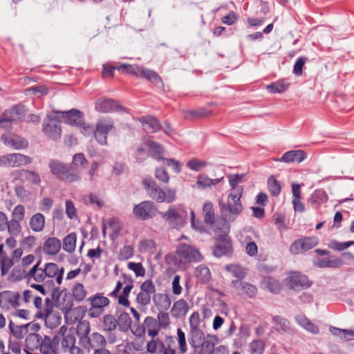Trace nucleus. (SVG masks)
Returning a JSON list of instances; mask_svg holds the SVG:
<instances>
[{
  "label": "nucleus",
  "instance_id": "bb28decb",
  "mask_svg": "<svg viewBox=\"0 0 354 354\" xmlns=\"http://www.w3.org/2000/svg\"><path fill=\"white\" fill-rule=\"evenodd\" d=\"M344 263L341 258L334 256L329 258H318L313 263L314 266L319 268H337L341 267Z\"/></svg>",
  "mask_w": 354,
  "mask_h": 354
},
{
  "label": "nucleus",
  "instance_id": "bf43d9fd",
  "mask_svg": "<svg viewBox=\"0 0 354 354\" xmlns=\"http://www.w3.org/2000/svg\"><path fill=\"white\" fill-rule=\"evenodd\" d=\"M176 191L175 189L165 188V190H162L160 203L166 202L167 203H171L174 202L176 197Z\"/></svg>",
  "mask_w": 354,
  "mask_h": 354
},
{
  "label": "nucleus",
  "instance_id": "4be33fe9",
  "mask_svg": "<svg viewBox=\"0 0 354 354\" xmlns=\"http://www.w3.org/2000/svg\"><path fill=\"white\" fill-rule=\"evenodd\" d=\"M162 217L174 227H183L185 223L184 216L174 206L170 207L169 209L163 214Z\"/></svg>",
  "mask_w": 354,
  "mask_h": 354
},
{
  "label": "nucleus",
  "instance_id": "8fccbe9b",
  "mask_svg": "<svg viewBox=\"0 0 354 354\" xmlns=\"http://www.w3.org/2000/svg\"><path fill=\"white\" fill-rule=\"evenodd\" d=\"M89 300L91 301V304L93 307L101 308L102 309L109 304V299L108 297L102 296L99 294L90 297Z\"/></svg>",
  "mask_w": 354,
  "mask_h": 354
},
{
  "label": "nucleus",
  "instance_id": "58836bf2",
  "mask_svg": "<svg viewBox=\"0 0 354 354\" xmlns=\"http://www.w3.org/2000/svg\"><path fill=\"white\" fill-rule=\"evenodd\" d=\"M295 319L297 323L307 331L315 335L319 333V328L318 326L311 322L306 317L299 315L296 316Z\"/></svg>",
  "mask_w": 354,
  "mask_h": 354
},
{
  "label": "nucleus",
  "instance_id": "f03ea898",
  "mask_svg": "<svg viewBox=\"0 0 354 354\" xmlns=\"http://www.w3.org/2000/svg\"><path fill=\"white\" fill-rule=\"evenodd\" d=\"M50 173L57 179L66 183L79 181L80 173L73 170L71 165L59 160L50 159L48 162Z\"/></svg>",
  "mask_w": 354,
  "mask_h": 354
},
{
  "label": "nucleus",
  "instance_id": "c756f323",
  "mask_svg": "<svg viewBox=\"0 0 354 354\" xmlns=\"http://www.w3.org/2000/svg\"><path fill=\"white\" fill-rule=\"evenodd\" d=\"M218 342V337L216 335L207 334L201 343L199 354H213Z\"/></svg>",
  "mask_w": 354,
  "mask_h": 354
},
{
  "label": "nucleus",
  "instance_id": "9d476101",
  "mask_svg": "<svg viewBox=\"0 0 354 354\" xmlns=\"http://www.w3.org/2000/svg\"><path fill=\"white\" fill-rule=\"evenodd\" d=\"M80 341L84 348L92 349L93 351L106 346L105 337L98 332H93L88 336L80 337Z\"/></svg>",
  "mask_w": 354,
  "mask_h": 354
},
{
  "label": "nucleus",
  "instance_id": "864d4df0",
  "mask_svg": "<svg viewBox=\"0 0 354 354\" xmlns=\"http://www.w3.org/2000/svg\"><path fill=\"white\" fill-rule=\"evenodd\" d=\"M203 209L205 213V222L208 224H213L215 216L212 204L211 203H205Z\"/></svg>",
  "mask_w": 354,
  "mask_h": 354
},
{
  "label": "nucleus",
  "instance_id": "603ef678",
  "mask_svg": "<svg viewBox=\"0 0 354 354\" xmlns=\"http://www.w3.org/2000/svg\"><path fill=\"white\" fill-rule=\"evenodd\" d=\"M84 203L87 205H96L98 209L102 208L104 206V202L100 197L95 194H89L88 195L84 196Z\"/></svg>",
  "mask_w": 354,
  "mask_h": 354
},
{
  "label": "nucleus",
  "instance_id": "e2e57ef3",
  "mask_svg": "<svg viewBox=\"0 0 354 354\" xmlns=\"http://www.w3.org/2000/svg\"><path fill=\"white\" fill-rule=\"evenodd\" d=\"M207 165H208V162L204 160H198L197 158H192L187 162V167L195 171H201Z\"/></svg>",
  "mask_w": 354,
  "mask_h": 354
},
{
  "label": "nucleus",
  "instance_id": "e433bc0d",
  "mask_svg": "<svg viewBox=\"0 0 354 354\" xmlns=\"http://www.w3.org/2000/svg\"><path fill=\"white\" fill-rule=\"evenodd\" d=\"M237 338L233 341V345L236 348H241L250 335V328L246 324H242L238 330Z\"/></svg>",
  "mask_w": 354,
  "mask_h": 354
},
{
  "label": "nucleus",
  "instance_id": "de8ad7c7",
  "mask_svg": "<svg viewBox=\"0 0 354 354\" xmlns=\"http://www.w3.org/2000/svg\"><path fill=\"white\" fill-rule=\"evenodd\" d=\"M148 149L151 156L157 159H161L163 153V149L162 146L153 140H147Z\"/></svg>",
  "mask_w": 354,
  "mask_h": 354
},
{
  "label": "nucleus",
  "instance_id": "1a4fd4ad",
  "mask_svg": "<svg viewBox=\"0 0 354 354\" xmlns=\"http://www.w3.org/2000/svg\"><path fill=\"white\" fill-rule=\"evenodd\" d=\"M114 129V123L111 119L99 120L96 123L94 136L101 145H107V134Z\"/></svg>",
  "mask_w": 354,
  "mask_h": 354
},
{
  "label": "nucleus",
  "instance_id": "f8f14e48",
  "mask_svg": "<svg viewBox=\"0 0 354 354\" xmlns=\"http://www.w3.org/2000/svg\"><path fill=\"white\" fill-rule=\"evenodd\" d=\"M32 158L21 153H10L0 157V165L5 167H19L31 163Z\"/></svg>",
  "mask_w": 354,
  "mask_h": 354
},
{
  "label": "nucleus",
  "instance_id": "774afa93",
  "mask_svg": "<svg viewBox=\"0 0 354 354\" xmlns=\"http://www.w3.org/2000/svg\"><path fill=\"white\" fill-rule=\"evenodd\" d=\"M140 290L144 292L147 293L151 297V295H154L156 293V286L152 280L149 279L144 281L140 285Z\"/></svg>",
  "mask_w": 354,
  "mask_h": 354
},
{
  "label": "nucleus",
  "instance_id": "a19ab883",
  "mask_svg": "<svg viewBox=\"0 0 354 354\" xmlns=\"http://www.w3.org/2000/svg\"><path fill=\"white\" fill-rule=\"evenodd\" d=\"M194 275L198 281L202 283L208 282L211 278V272L209 268L205 265H199L194 271Z\"/></svg>",
  "mask_w": 354,
  "mask_h": 354
},
{
  "label": "nucleus",
  "instance_id": "ea45409f",
  "mask_svg": "<svg viewBox=\"0 0 354 354\" xmlns=\"http://www.w3.org/2000/svg\"><path fill=\"white\" fill-rule=\"evenodd\" d=\"M45 225V217L41 213L35 214L30 219V227L36 232H41Z\"/></svg>",
  "mask_w": 354,
  "mask_h": 354
},
{
  "label": "nucleus",
  "instance_id": "37998d69",
  "mask_svg": "<svg viewBox=\"0 0 354 354\" xmlns=\"http://www.w3.org/2000/svg\"><path fill=\"white\" fill-rule=\"evenodd\" d=\"M118 322L114 315L109 314L103 317L102 328L104 332H111L118 328Z\"/></svg>",
  "mask_w": 354,
  "mask_h": 354
},
{
  "label": "nucleus",
  "instance_id": "7ed1b4c3",
  "mask_svg": "<svg viewBox=\"0 0 354 354\" xmlns=\"http://www.w3.org/2000/svg\"><path fill=\"white\" fill-rule=\"evenodd\" d=\"M176 253L180 266L187 267L189 264L199 262L203 259L198 248L186 243L178 244Z\"/></svg>",
  "mask_w": 354,
  "mask_h": 354
},
{
  "label": "nucleus",
  "instance_id": "4468645a",
  "mask_svg": "<svg viewBox=\"0 0 354 354\" xmlns=\"http://www.w3.org/2000/svg\"><path fill=\"white\" fill-rule=\"evenodd\" d=\"M23 108L21 106H13L6 110L0 117V127L2 128H10L12 122L20 120L22 115Z\"/></svg>",
  "mask_w": 354,
  "mask_h": 354
},
{
  "label": "nucleus",
  "instance_id": "a18cd8bd",
  "mask_svg": "<svg viewBox=\"0 0 354 354\" xmlns=\"http://www.w3.org/2000/svg\"><path fill=\"white\" fill-rule=\"evenodd\" d=\"M289 85L283 80H279L268 84L266 88L271 93H281L288 89Z\"/></svg>",
  "mask_w": 354,
  "mask_h": 354
},
{
  "label": "nucleus",
  "instance_id": "338daca9",
  "mask_svg": "<svg viewBox=\"0 0 354 354\" xmlns=\"http://www.w3.org/2000/svg\"><path fill=\"white\" fill-rule=\"evenodd\" d=\"M290 252L292 254H297L299 253L306 252L304 243L301 239L295 240L290 247Z\"/></svg>",
  "mask_w": 354,
  "mask_h": 354
},
{
  "label": "nucleus",
  "instance_id": "9b49d317",
  "mask_svg": "<svg viewBox=\"0 0 354 354\" xmlns=\"http://www.w3.org/2000/svg\"><path fill=\"white\" fill-rule=\"evenodd\" d=\"M42 131L47 138L53 140H58L62 136L60 122L48 115L47 119L43 123Z\"/></svg>",
  "mask_w": 354,
  "mask_h": 354
},
{
  "label": "nucleus",
  "instance_id": "412c9836",
  "mask_svg": "<svg viewBox=\"0 0 354 354\" xmlns=\"http://www.w3.org/2000/svg\"><path fill=\"white\" fill-rule=\"evenodd\" d=\"M243 189L238 188L236 193H230L227 196V207L229 212L234 215L239 214L242 211V205L240 198L242 196Z\"/></svg>",
  "mask_w": 354,
  "mask_h": 354
},
{
  "label": "nucleus",
  "instance_id": "393cba45",
  "mask_svg": "<svg viewBox=\"0 0 354 354\" xmlns=\"http://www.w3.org/2000/svg\"><path fill=\"white\" fill-rule=\"evenodd\" d=\"M43 267L46 273V278L53 279L56 277L55 280L57 284L60 285L62 283L64 273V268L63 267L59 268L57 264L55 263H46Z\"/></svg>",
  "mask_w": 354,
  "mask_h": 354
},
{
  "label": "nucleus",
  "instance_id": "5701e85b",
  "mask_svg": "<svg viewBox=\"0 0 354 354\" xmlns=\"http://www.w3.org/2000/svg\"><path fill=\"white\" fill-rule=\"evenodd\" d=\"M58 113L61 114V117L65 123L75 127L82 124V121L83 120V113L82 111L73 109L68 111H60Z\"/></svg>",
  "mask_w": 354,
  "mask_h": 354
},
{
  "label": "nucleus",
  "instance_id": "6e6552de",
  "mask_svg": "<svg viewBox=\"0 0 354 354\" xmlns=\"http://www.w3.org/2000/svg\"><path fill=\"white\" fill-rule=\"evenodd\" d=\"M286 285L290 289L300 290L310 288L313 282L305 274L299 272H292L285 279Z\"/></svg>",
  "mask_w": 354,
  "mask_h": 354
},
{
  "label": "nucleus",
  "instance_id": "09e8293b",
  "mask_svg": "<svg viewBox=\"0 0 354 354\" xmlns=\"http://www.w3.org/2000/svg\"><path fill=\"white\" fill-rule=\"evenodd\" d=\"M178 350L179 354H185L187 351V345L185 333L181 328L177 329Z\"/></svg>",
  "mask_w": 354,
  "mask_h": 354
},
{
  "label": "nucleus",
  "instance_id": "b1692460",
  "mask_svg": "<svg viewBox=\"0 0 354 354\" xmlns=\"http://www.w3.org/2000/svg\"><path fill=\"white\" fill-rule=\"evenodd\" d=\"M307 158V153L303 150H290L283 154L279 158L274 159L277 162L287 163L297 162L298 163L304 161Z\"/></svg>",
  "mask_w": 354,
  "mask_h": 354
},
{
  "label": "nucleus",
  "instance_id": "69168bd1",
  "mask_svg": "<svg viewBox=\"0 0 354 354\" xmlns=\"http://www.w3.org/2000/svg\"><path fill=\"white\" fill-rule=\"evenodd\" d=\"M156 320L158 324L160 325V329H165L170 324V318L169 314L162 310H160V312L158 314Z\"/></svg>",
  "mask_w": 354,
  "mask_h": 354
},
{
  "label": "nucleus",
  "instance_id": "aec40b11",
  "mask_svg": "<svg viewBox=\"0 0 354 354\" xmlns=\"http://www.w3.org/2000/svg\"><path fill=\"white\" fill-rule=\"evenodd\" d=\"M142 185L148 196L158 203L160 201L162 190L156 182L151 178H146L142 180Z\"/></svg>",
  "mask_w": 354,
  "mask_h": 354
},
{
  "label": "nucleus",
  "instance_id": "c85d7f7f",
  "mask_svg": "<svg viewBox=\"0 0 354 354\" xmlns=\"http://www.w3.org/2000/svg\"><path fill=\"white\" fill-rule=\"evenodd\" d=\"M142 123L143 129L147 133H154L158 131L161 129V124L158 120L151 115L143 116L139 118Z\"/></svg>",
  "mask_w": 354,
  "mask_h": 354
},
{
  "label": "nucleus",
  "instance_id": "cd10ccee",
  "mask_svg": "<svg viewBox=\"0 0 354 354\" xmlns=\"http://www.w3.org/2000/svg\"><path fill=\"white\" fill-rule=\"evenodd\" d=\"M189 309L187 302L180 299L175 301L171 308L170 313L171 316L176 319L184 318Z\"/></svg>",
  "mask_w": 354,
  "mask_h": 354
},
{
  "label": "nucleus",
  "instance_id": "dca6fc26",
  "mask_svg": "<svg viewBox=\"0 0 354 354\" xmlns=\"http://www.w3.org/2000/svg\"><path fill=\"white\" fill-rule=\"evenodd\" d=\"M156 209L151 201H143L136 205L133 208V214L136 218L142 220H148L155 215Z\"/></svg>",
  "mask_w": 354,
  "mask_h": 354
},
{
  "label": "nucleus",
  "instance_id": "f3484780",
  "mask_svg": "<svg viewBox=\"0 0 354 354\" xmlns=\"http://www.w3.org/2000/svg\"><path fill=\"white\" fill-rule=\"evenodd\" d=\"M20 295L12 291H3L0 292V307L8 310L10 307L17 308L19 306Z\"/></svg>",
  "mask_w": 354,
  "mask_h": 354
},
{
  "label": "nucleus",
  "instance_id": "4c0bfd02",
  "mask_svg": "<svg viewBox=\"0 0 354 354\" xmlns=\"http://www.w3.org/2000/svg\"><path fill=\"white\" fill-rule=\"evenodd\" d=\"M117 322H118V327L121 332L126 333L129 330H131L132 320L130 315L126 312H120L118 315Z\"/></svg>",
  "mask_w": 354,
  "mask_h": 354
},
{
  "label": "nucleus",
  "instance_id": "2f4dec72",
  "mask_svg": "<svg viewBox=\"0 0 354 354\" xmlns=\"http://www.w3.org/2000/svg\"><path fill=\"white\" fill-rule=\"evenodd\" d=\"M42 249L45 254L55 255L61 249V241L57 238L49 237L45 241Z\"/></svg>",
  "mask_w": 354,
  "mask_h": 354
},
{
  "label": "nucleus",
  "instance_id": "39448f33",
  "mask_svg": "<svg viewBox=\"0 0 354 354\" xmlns=\"http://www.w3.org/2000/svg\"><path fill=\"white\" fill-rule=\"evenodd\" d=\"M118 69L123 73L132 74L137 77L145 78L154 84L162 83L160 77L156 71L145 68L143 66L120 64Z\"/></svg>",
  "mask_w": 354,
  "mask_h": 354
},
{
  "label": "nucleus",
  "instance_id": "13d9d810",
  "mask_svg": "<svg viewBox=\"0 0 354 354\" xmlns=\"http://www.w3.org/2000/svg\"><path fill=\"white\" fill-rule=\"evenodd\" d=\"M72 293L74 299L76 301H82L86 295V291L84 290V287L82 283H75L72 289Z\"/></svg>",
  "mask_w": 354,
  "mask_h": 354
},
{
  "label": "nucleus",
  "instance_id": "a211bd4d",
  "mask_svg": "<svg viewBox=\"0 0 354 354\" xmlns=\"http://www.w3.org/2000/svg\"><path fill=\"white\" fill-rule=\"evenodd\" d=\"M1 140L6 145L15 149H25L28 146V142L26 139L8 132L1 136Z\"/></svg>",
  "mask_w": 354,
  "mask_h": 354
},
{
  "label": "nucleus",
  "instance_id": "20e7f679",
  "mask_svg": "<svg viewBox=\"0 0 354 354\" xmlns=\"http://www.w3.org/2000/svg\"><path fill=\"white\" fill-rule=\"evenodd\" d=\"M160 330L156 319L151 316H147L141 325L133 323L131 333L138 337H143L145 333H147L152 339H156L155 337L158 335Z\"/></svg>",
  "mask_w": 354,
  "mask_h": 354
},
{
  "label": "nucleus",
  "instance_id": "a878e982",
  "mask_svg": "<svg viewBox=\"0 0 354 354\" xmlns=\"http://www.w3.org/2000/svg\"><path fill=\"white\" fill-rule=\"evenodd\" d=\"M41 260L35 264L32 268L26 272L25 278L30 281L33 279L37 283H42L46 279V273L45 272L44 267H40Z\"/></svg>",
  "mask_w": 354,
  "mask_h": 354
},
{
  "label": "nucleus",
  "instance_id": "0e129e2a",
  "mask_svg": "<svg viewBox=\"0 0 354 354\" xmlns=\"http://www.w3.org/2000/svg\"><path fill=\"white\" fill-rule=\"evenodd\" d=\"M227 269L232 274L234 277L239 279L238 280L243 279L246 275L245 270L240 266H227Z\"/></svg>",
  "mask_w": 354,
  "mask_h": 354
},
{
  "label": "nucleus",
  "instance_id": "0eeeda50",
  "mask_svg": "<svg viewBox=\"0 0 354 354\" xmlns=\"http://www.w3.org/2000/svg\"><path fill=\"white\" fill-rule=\"evenodd\" d=\"M59 333L62 335L61 345L62 348L64 352L68 351L71 354L82 353V349L75 346L76 338L75 333L72 330H68L66 326H62L59 329Z\"/></svg>",
  "mask_w": 354,
  "mask_h": 354
},
{
  "label": "nucleus",
  "instance_id": "6e6d98bb",
  "mask_svg": "<svg viewBox=\"0 0 354 354\" xmlns=\"http://www.w3.org/2000/svg\"><path fill=\"white\" fill-rule=\"evenodd\" d=\"M211 111L204 107H201L195 110L187 111L185 115L187 118H200L207 116L211 114Z\"/></svg>",
  "mask_w": 354,
  "mask_h": 354
},
{
  "label": "nucleus",
  "instance_id": "c03bdc74",
  "mask_svg": "<svg viewBox=\"0 0 354 354\" xmlns=\"http://www.w3.org/2000/svg\"><path fill=\"white\" fill-rule=\"evenodd\" d=\"M77 236L75 233H71L63 239V249L67 252L72 253L75 250Z\"/></svg>",
  "mask_w": 354,
  "mask_h": 354
},
{
  "label": "nucleus",
  "instance_id": "ddd939ff",
  "mask_svg": "<svg viewBox=\"0 0 354 354\" xmlns=\"http://www.w3.org/2000/svg\"><path fill=\"white\" fill-rule=\"evenodd\" d=\"M95 108L97 111L100 113L124 111L125 110V108L121 106L115 100L104 97L96 100Z\"/></svg>",
  "mask_w": 354,
  "mask_h": 354
},
{
  "label": "nucleus",
  "instance_id": "5fc2aeb1",
  "mask_svg": "<svg viewBox=\"0 0 354 354\" xmlns=\"http://www.w3.org/2000/svg\"><path fill=\"white\" fill-rule=\"evenodd\" d=\"M19 221L17 219H11L8 221L6 225L9 234L12 236H17L20 234L21 231V226L19 223Z\"/></svg>",
  "mask_w": 354,
  "mask_h": 354
},
{
  "label": "nucleus",
  "instance_id": "3c124183",
  "mask_svg": "<svg viewBox=\"0 0 354 354\" xmlns=\"http://www.w3.org/2000/svg\"><path fill=\"white\" fill-rule=\"evenodd\" d=\"M268 186L270 194L273 196H277L281 191L280 183L273 176L268 178Z\"/></svg>",
  "mask_w": 354,
  "mask_h": 354
},
{
  "label": "nucleus",
  "instance_id": "f704fd0d",
  "mask_svg": "<svg viewBox=\"0 0 354 354\" xmlns=\"http://www.w3.org/2000/svg\"><path fill=\"white\" fill-rule=\"evenodd\" d=\"M272 323L274 324V329L281 334L290 333L292 330L290 322L281 316H274L272 317Z\"/></svg>",
  "mask_w": 354,
  "mask_h": 354
},
{
  "label": "nucleus",
  "instance_id": "7c9ffc66",
  "mask_svg": "<svg viewBox=\"0 0 354 354\" xmlns=\"http://www.w3.org/2000/svg\"><path fill=\"white\" fill-rule=\"evenodd\" d=\"M328 196L322 189H317L308 198V203L314 208H318L321 205L327 202Z\"/></svg>",
  "mask_w": 354,
  "mask_h": 354
},
{
  "label": "nucleus",
  "instance_id": "49530a36",
  "mask_svg": "<svg viewBox=\"0 0 354 354\" xmlns=\"http://www.w3.org/2000/svg\"><path fill=\"white\" fill-rule=\"evenodd\" d=\"M139 251L142 253L148 252L153 254L156 251V244L152 239H144L140 241Z\"/></svg>",
  "mask_w": 354,
  "mask_h": 354
},
{
  "label": "nucleus",
  "instance_id": "680f3d73",
  "mask_svg": "<svg viewBox=\"0 0 354 354\" xmlns=\"http://www.w3.org/2000/svg\"><path fill=\"white\" fill-rule=\"evenodd\" d=\"M148 151L149 149L147 141L138 147L136 151V159L137 162H141L145 160L148 156Z\"/></svg>",
  "mask_w": 354,
  "mask_h": 354
},
{
  "label": "nucleus",
  "instance_id": "4d7b16f0",
  "mask_svg": "<svg viewBox=\"0 0 354 354\" xmlns=\"http://www.w3.org/2000/svg\"><path fill=\"white\" fill-rule=\"evenodd\" d=\"M354 245V241L338 242L336 240H331L328 243V247L335 251H344L348 247Z\"/></svg>",
  "mask_w": 354,
  "mask_h": 354
},
{
  "label": "nucleus",
  "instance_id": "052dcab7",
  "mask_svg": "<svg viewBox=\"0 0 354 354\" xmlns=\"http://www.w3.org/2000/svg\"><path fill=\"white\" fill-rule=\"evenodd\" d=\"M265 348V344L262 340L255 339L249 344V351L252 354H262Z\"/></svg>",
  "mask_w": 354,
  "mask_h": 354
},
{
  "label": "nucleus",
  "instance_id": "f257e3e1",
  "mask_svg": "<svg viewBox=\"0 0 354 354\" xmlns=\"http://www.w3.org/2000/svg\"><path fill=\"white\" fill-rule=\"evenodd\" d=\"M26 345L29 350L39 351L41 354L53 351L59 344L57 336L51 338L44 333H29L26 338Z\"/></svg>",
  "mask_w": 354,
  "mask_h": 354
},
{
  "label": "nucleus",
  "instance_id": "473e14b6",
  "mask_svg": "<svg viewBox=\"0 0 354 354\" xmlns=\"http://www.w3.org/2000/svg\"><path fill=\"white\" fill-rule=\"evenodd\" d=\"M205 337L204 332L200 328H192L189 330L188 342L196 350L200 348L201 343Z\"/></svg>",
  "mask_w": 354,
  "mask_h": 354
},
{
  "label": "nucleus",
  "instance_id": "2eb2a0df",
  "mask_svg": "<svg viewBox=\"0 0 354 354\" xmlns=\"http://www.w3.org/2000/svg\"><path fill=\"white\" fill-rule=\"evenodd\" d=\"M232 251V241L227 235H220L216 239V243L213 250L216 257H221L230 254Z\"/></svg>",
  "mask_w": 354,
  "mask_h": 354
},
{
  "label": "nucleus",
  "instance_id": "72a5a7b5",
  "mask_svg": "<svg viewBox=\"0 0 354 354\" xmlns=\"http://www.w3.org/2000/svg\"><path fill=\"white\" fill-rule=\"evenodd\" d=\"M153 301L158 310H167L171 306V299L166 293H156L153 295Z\"/></svg>",
  "mask_w": 354,
  "mask_h": 354
},
{
  "label": "nucleus",
  "instance_id": "423d86ee",
  "mask_svg": "<svg viewBox=\"0 0 354 354\" xmlns=\"http://www.w3.org/2000/svg\"><path fill=\"white\" fill-rule=\"evenodd\" d=\"M174 344L175 340L171 336L167 337L164 342L159 338L152 339L147 344V351L151 354H176Z\"/></svg>",
  "mask_w": 354,
  "mask_h": 354
},
{
  "label": "nucleus",
  "instance_id": "6ab92c4d",
  "mask_svg": "<svg viewBox=\"0 0 354 354\" xmlns=\"http://www.w3.org/2000/svg\"><path fill=\"white\" fill-rule=\"evenodd\" d=\"M231 287L235 288L239 295H245L250 298L254 297L257 293V288L254 285L241 280H233Z\"/></svg>",
  "mask_w": 354,
  "mask_h": 354
},
{
  "label": "nucleus",
  "instance_id": "c9c22d12",
  "mask_svg": "<svg viewBox=\"0 0 354 354\" xmlns=\"http://www.w3.org/2000/svg\"><path fill=\"white\" fill-rule=\"evenodd\" d=\"M261 286L263 288L268 289L270 292L274 294H279L281 290V284L280 281L270 276L264 277Z\"/></svg>",
  "mask_w": 354,
  "mask_h": 354
},
{
  "label": "nucleus",
  "instance_id": "79ce46f5",
  "mask_svg": "<svg viewBox=\"0 0 354 354\" xmlns=\"http://www.w3.org/2000/svg\"><path fill=\"white\" fill-rule=\"evenodd\" d=\"M19 176L36 185H39L41 183L39 175L34 171L22 169L19 171Z\"/></svg>",
  "mask_w": 354,
  "mask_h": 354
}]
</instances>
